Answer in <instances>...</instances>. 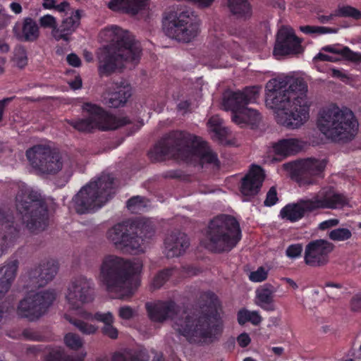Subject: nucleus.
Masks as SVG:
<instances>
[{
	"label": "nucleus",
	"instance_id": "58836bf2",
	"mask_svg": "<svg viewBox=\"0 0 361 361\" xmlns=\"http://www.w3.org/2000/svg\"><path fill=\"white\" fill-rule=\"evenodd\" d=\"M65 345L71 350H78L84 345L83 339L77 334L67 333L63 338Z\"/></svg>",
	"mask_w": 361,
	"mask_h": 361
},
{
	"label": "nucleus",
	"instance_id": "e2e57ef3",
	"mask_svg": "<svg viewBox=\"0 0 361 361\" xmlns=\"http://www.w3.org/2000/svg\"><path fill=\"white\" fill-rule=\"evenodd\" d=\"M190 106V104L188 101H187V100L181 101L178 104L177 109L182 114H184L188 111Z\"/></svg>",
	"mask_w": 361,
	"mask_h": 361
},
{
	"label": "nucleus",
	"instance_id": "680f3d73",
	"mask_svg": "<svg viewBox=\"0 0 361 361\" xmlns=\"http://www.w3.org/2000/svg\"><path fill=\"white\" fill-rule=\"evenodd\" d=\"M66 59L68 63L72 66L78 67L81 64L80 58L75 54H68Z\"/></svg>",
	"mask_w": 361,
	"mask_h": 361
},
{
	"label": "nucleus",
	"instance_id": "79ce46f5",
	"mask_svg": "<svg viewBox=\"0 0 361 361\" xmlns=\"http://www.w3.org/2000/svg\"><path fill=\"white\" fill-rule=\"evenodd\" d=\"M126 13L133 15L137 14L140 10L143 9L147 0H126Z\"/></svg>",
	"mask_w": 361,
	"mask_h": 361
},
{
	"label": "nucleus",
	"instance_id": "49530a36",
	"mask_svg": "<svg viewBox=\"0 0 361 361\" xmlns=\"http://www.w3.org/2000/svg\"><path fill=\"white\" fill-rule=\"evenodd\" d=\"M14 243L15 240L11 235L0 233V257L5 255Z\"/></svg>",
	"mask_w": 361,
	"mask_h": 361
},
{
	"label": "nucleus",
	"instance_id": "338daca9",
	"mask_svg": "<svg viewBox=\"0 0 361 361\" xmlns=\"http://www.w3.org/2000/svg\"><path fill=\"white\" fill-rule=\"evenodd\" d=\"M9 8L15 14H20L23 11L21 5L16 1H13L9 4Z\"/></svg>",
	"mask_w": 361,
	"mask_h": 361
},
{
	"label": "nucleus",
	"instance_id": "2eb2a0df",
	"mask_svg": "<svg viewBox=\"0 0 361 361\" xmlns=\"http://www.w3.org/2000/svg\"><path fill=\"white\" fill-rule=\"evenodd\" d=\"M106 237L116 250L123 253L137 255L145 251L144 239L137 235V228L133 225L116 224L108 229Z\"/></svg>",
	"mask_w": 361,
	"mask_h": 361
},
{
	"label": "nucleus",
	"instance_id": "393cba45",
	"mask_svg": "<svg viewBox=\"0 0 361 361\" xmlns=\"http://www.w3.org/2000/svg\"><path fill=\"white\" fill-rule=\"evenodd\" d=\"M303 147L302 142L296 138H288L279 140L272 145L271 148L269 151L268 157L273 161H279L280 159L271 155H275L281 158H285L293 154L298 153Z\"/></svg>",
	"mask_w": 361,
	"mask_h": 361
},
{
	"label": "nucleus",
	"instance_id": "ddd939ff",
	"mask_svg": "<svg viewBox=\"0 0 361 361\" xmlns=\"http://www.w3.org/2000/svg\"><path fill=\"white\" fill-rule=\"evenodd\" d=\"M82 109L84 118L68 121L71 126L80 132H90L94 128L102 130H114L128 122L125 117H116L108 114L100 106L94 104L84 103Z\"/></svg>",
	"mask_w": 361,
	"mask_h": 361
},
{
	"label": "nucleus",
	"instance_id": "3c124183",
	"mask_svg": "<svg viewBox=\"0 0 361 361\" xmlns=\"http://www.w3.org/2000/svg\"><path fill=\"white\" fill-rule=\"evenodd\" d=\"M302 251V245L296 243L289 245L286 250V254L289 258L293 259L300 257Z\"/></svg>",
	"mask_w": 361,
	"mask_h": 361
},
{
	"label": "nucleus",
	"instance_id": "c9c22d12",
	"mask_svg": "<svg viewBox=\"0 0 361 361\" xmlns=\"http://www.w3.org/2000/svg\"><path fill=\"white\" fill-rule=\"evenodd\" d=\"M11 62L14 66L20 69L24 68L27 65L28 58L24 47L17 46L14 48Z\"/></svg>",
	"mask_w": 361,
	"mask_h": 361
},
{
	"label": "nucleus",
	"instance_id": "de8ad7c7",
	"mask_svg": "<svg viewBox=\"0 0 361 361\" xmlns=\"http://www.w3.org/2000/svg\"><path fill=\"white\" fill-rule=\"evenodd\" d=\"M39 23L40 26L43 28H50L51 29V35H52V32L55 29H57V20L55 17L51 15L46 14L39 19Z\"/></svg>",
	"mask_w": 361,
	"mask_h": 361
},
{
	"label": "nucleus",
	"instance_id": "f8f14e48",
	"mask_svg": "<svg viewBox=\"0 0 361 361\" xmlns=\"http://www.w3.org/2000/svg\"><path fill=\"white\" fill-rule=\"evenodd\" d=\"M241 238V231L237 220L228 215H221L209 222L206 247L212 252L229 251Z\"/></svg>",
	"mask_w": 361,
	"mask_h": 361
},
{
	"label": "nucleus",
	"instance_id": "603ef678",
	"mask_svg": "<svg viewBox=\"0 0 361 361\" xmlns=\"http://www.w3.org/2000/svg\"><path fill=\"white\" fill-rule=\"evenodd\" d=\"M278 196L275 187H271L267 194L264 204L267 207H271L278 202Z\"/></svg>",
	"mask_w": 361,
	"mask_h": 361
},
{
	"label": "nucleus",
	"instance_id": "a211bd4d",
	"mask_svg": "<svg viewBox=\"0 0 361 361\" xmlns=\"http://www.w3.org/2000/svg\"><path fill=\"white\" fill-rule=\"evenodd\" d=\"M334 245L324 239L310 241L304 252L305 263L312 267H319L329 262V255L333 251Z\"/></svg>",
	"mask_w": 361,
	"mask_h": 361
},
{
	"label": "nucleus",
	"instance_id": "7c9ffc66",
	"mask_svg": "<svg viewBox=\"0 0 361 361\" xmlns=\"http://www.w3.org/2000/svg\"><path fill=\"white\" fill-rule=\"evenodd\" d=\"M149 356L145 350H140L133 353L126 350L122 353H116L112 355L111 361H148ZM95 361H110L107 357H98Z\"/></svg>",
	"mask_w": 361,
	"mask_h": 361
},
{
	"label": "nucleus",
	"instance_id": "69168bd1",
	"mask_svg": "<svg viewBox=\"0 0 361 361\" xmlns=\"http://www.w3.org/2000/svg\"><path fill=\"white\" fill-rule=\"evenodd\" d=\"M314 60H319V61H336V59L334 58L333 56H329L325 54L319 53L317 54L314 58Z\"/></svg>",
	"mask_w": 361,
	"mask_h": 361
},
{
	"label": "nucleus",
	"instance_id": "39448f33",
	"mask_svg": "<svg viewBox=\"0 0 361 361\" xmlns=\"http://www.w3.org/2000/svg\"><path fill=\"white\" fill-rule=\"evenodd\" d=\"M104 34L111 44L98 53L99 71L101 74H111L121 68L124 62L134 64L138 62L142 49L131 34L115 25L106 28Z\"/></svg>",
	"mask_w": 361,
	"mask_h": 361
},
{
	"label": "nucleus",
	"instance_id": "774afa93",
	"mask_svg": "<svg viewBox=\"0 0 361 361\" xmlns=\"http://www.w3.org/2000/svg\"><path fill=\"white\" fill-rule=\"evenodd\" d=\"M13 97H7L0 100V121L2 119L5 106L12 101Z\"/></svg>",
	"mask_w": 361,
	"mask_h": 361
},
{
	"label": "nucleus",
	"instance_id": "6e6552de",
	"mask_svg": "<svg viewBox=\"0 0 361 361\" xmlns=\"http://www.w3.org/2000/svg\"><path fill=\"white\" fill-rule=\"evenodd\" d=\"M349 204L343 193L332 188H324L311 198L301 199L296 203L285 206L280 212L282 219L291 222L301 219L307 212L319 209H341Z\"/></svg>",
	"mask_w": 361,
	"mask_h": 361
},
{
	"label": "nucleus",
	"instance_id": "a19ab883",
	"mask_svg": "<svg viewBox=\"0 0 361 361\" xmlns=\"http://www.w3.org/2000/svg\"><path fill=\"white\" fill-rule=\"evenodd\" d=\"M336 15L341 17H350L355 20L361 19V11L351 6L339 7L336 11Z\"/></svg>",
	"mask_w": 361,
	"mask_h": 361
},
{
	"label": "nucleus",
	"instance_id": "7ed1b4c3",
	"mask_svg": "<svg viewBox=\"0 0 361 361\" xmlns=\"http://www.w3.org/2000/svg\"><path fill=\"white\" fill-rule=\"evenodd\" d=\"M58 271L54 261H44L30 268L23 276L25 286L31 290L21 300L18 306V314L30 321H35L43 316L56 298L54 289L35 291L33 289L47 286Z\"/></svg>",
	"mask_w": 361,
	"mask_h": 361
},
{
	"label": "nucleus",
	"instance_id": "412c9836",
	"mask_svg": "<svg viewBox=\"0 0 361 361\" xmlns=\"http://www.w3.org/2000/svg\"><path fill=\"white\" fill-rule=\"evenodd\" d=\"M264 179V173L259 166H252L248 173L243 178L240 192L245 197L243 201L248 200V198L256 195Z\"/></svg>",
	"mask_w": 361,
	"mask_h": 361
},
{
	"label": "nucleus",
	"instance_id": "8fccbe9b",
	"mask_svg": "<svg viewBox=\"0 0 361 361\" xmlns=\"http://www.w3.org/2000/svg\"><path fill=\"white\" fill-rule=\"evenodd\" d=\"M118 314L122 319L129 320L137 315V311L128 305H124L119 307Z\"/></svg>",
	"mask_w": 361,
	"mask_h": 361
},
{
	"label": "nucleus",
	"instance_id": "4d7b16f0",
	"mask_svg": "<svg viewBox=\"0 0 361 361\" xmlns=\"http://www.w3.org/2000/svg\"><path fill=\"white\" fill-rule=\"evenodd\" d=\"M250 341L251 339L249 335L246 333H243L240 334L237 338V342L238 345L243 348L247 346L250 344Z\"/></svg>",
	"mask_w": 361,
	"mask_h": 361
},
{
	"label": "nucleus",
	"instance_id": "a18cd8bd",
	"mask_svg": "<svg viewBox=\"0 0 361 361\" xmlns=\"http://www.w3.org/2000/svg\"><path fill=\"white\" fill-rule=\"evenodd\" d=\"M173 269H165L159 272L153 279L152 286L154 288H159L167 281L169 276L172 274Z\"/></svg>",
	"mask_w": 361,
	"mask_h": 361
},
{
	"label": "nucleus",
	"instance_id": "a878e982",
	"mask_svg": "<svg viewBox=\"0 0 361 361\" xmlns=\"http://www.w3.org/2000/svg\"><path fill=\"white\" fill-rule=\"evenodd\" d=\"M18 262L11 260L0 265V300L9 290L18 271Z\"/></svg>",
	"mask_w": 361,
	"mask_h": 361
},
{
	"label": "nucleus",
	"instance_id": "6e6d98bb",
	"mask_svg": "<svg viewBox=\"0 0 361 361\" xmlns=\"http://www.w3.org/2000/svg\"><path fill=\"white\" fill-rule=\"evenodd\" d=\"M339 224V220L338 219H330L321 222L318 228L320 230H326L333 227H336Z\"/></svg>",
	"mask_w": 361,
	"mask_h": 361
},
{
	"label": "nucleus",
	"instance_id": "2f4dec72",
	"mask_svg": "<svg viewBox=\"0 0 361 361\" xmlns=\"http://www.w3.org/2000/svg\"><path fill=\"white\" fill-rule=\"evenodd\" d=\"M207 127L213 139L218 141H223L228 135L229 130L223 126V121L218 116H212L208 122Z\"/></svg>",
	"mask_w": 361,
	"mask_h": 361
},
{
	"label": "nucleus",
	"instance_id": "1a4fd4ad",
	"mask_svg": "<svg viewBox=\"0 0 361 361\" xmlns=\"http://www.w3.org/2000/svg\"><path fill=\"white\" fill-rule=\"evenodd\" d=\"M16 207L30 232L38 233L48 226L49 212L41 194L24 183L18 185Z\"/></svg>",
	"mask_w": 361,
	"mask_h": 361
},
{
	"label": "nucleus",
	"instance_id": "bf43d9fd",
	"mask_svg": "<svg viewBox=\"0 0 361 361\" xmlns=\"http://www.w3.org/2000/svg\"><path fill=\"white\" fill-rule=\"evenodd\" d=\"M215 0H191V4L199 8H206L212 6Z\"/></svg>",
	"mask_w": 361,
	"mask_h": 361
},
{
	"label": "nucleus",
	"instance_id": "4c0bfd02",
	"mask_svg": "<svg viewBox=\"0 0 361 361\" xmlns=\"http://www.w3.org/2000/svg\"><path fill=\"white\" fill-rule=\"evenodd\" d=\"M352 235V231L348 228H337L333 229L328 235L330 240L336 242H343L350 240Z\"/></svg>",
	"mask_w": 361,
	"mask_h": 361
},
{
	"label": "nucleus",
	"instance_id": "c85d7f7f",
	"mask_svg": "<svg viewBox=\"0 0 361 361\" xmlns=\"http://www.w3.org/2000/svg\"><path fill=\"white\" fill-rule=\"evenodd\" d=\"M275 290L271 286H266L256 291V304L266 311H274L276 307L274 304Z\"/></svg>",
	"mask_w": 361,
	"mask_h": 361
},
{
	"label": "nucleus",
	"instance_id": "f704fd0d",
	"mask_svg": "<svg viewBox=\"0 0 361 361\" xmlns=\"http://www.w3.org/2000/svg\"><path fill=\"white\" fill-rule=\"evenodd\" d=\"M262 321V317L257 311H250L245 309L238 312V322L240 325L250 322L253 325H258Z\"/></svg>",
	"mask_w": 361,
	"mask_h": 361
},
{
	"label": "nucleus",
	"instance_id": "aec40b11",
	"mask_svg": "<svg viewBox=\"0 0 361 361\" xmlns=\"http://www.w3.org/2000/svg\"><path fill=\"white\" fill-rule=\"evenodd\" d=\"M302 51L301 41L295 36L293 30L289 27H282L278 32L274 49L276 58L299 54Z\"/></svg>",
	"mask_w": 361,
	"mask_h": 361
},
{
	"label": "nucleus",
	"instance_id": "0e129e2a",
	"mask_svg": "<svg viewBox=\"0 0 361 361\" xmlns=\"http://www.w3.org/2000/svg\"><path fill=\"white\" fill-rule=\"evenodd\" d=\"M10 20L9 16L4 10L0 8V29L6 26Z\"/></svg>",
	"mask_w": 361,
	"mask_h": 361
},
{
	"label": "nucleus",
	"instance_id": "5701e85b",
	"mask_svg": "<svg viewBox=\"0 0 361 361\" xmlns=\"http://www.w3.org/2000/svg\"><path fill=\"white\" fill-rule=\"evenodd\" d=\"M80 24V11H72L70 16L63 18L60 26L52 32V37L56 41L69 42L71 36Z\"/></svg>",
	"mask_w": 361,
	"mask_h": 361
},
{
	"label": "nucleus",
	"instance_id": "e433bc0d",
	"mask_svg": "<svg viewBox=\"0 0 361 361\" xmlns=\"http://www.w3.org/2000/svg\"><path fill=\"white\" fill-rule=\"evenodd\" d=\"M84 319H93L102 322L104 325L114 324V317L111 312H97L94 314L90 312H84L82 314Z\"/></svg>",
	"mask_w": 361,
	"mask_h": 361
},
{
	"label": "nucleus",
	"instance_id": "c03bdc74",
	"mask_svg": "<svg viewBox=\"0 0 361 361\" xmlns=\"http://www.w3.org/2000/svg\"><path fill=\"white\" fill-rule=\"evenodd\" d=\"M300 30L305 34H316V35H324L326 33L336 32L335 30L329 27L322 26H311L305 25L301 26Z\"/></svg>",
	"mask_w": 361,
	"mask_h": 361
},
{
	"label": "nucleus",
	"instance_id": "473e14b6",
	"mask_svg": "<svg viewBox=\"0 0 361 361\" xmlns=\"http://www.w3.org/2000/svg\"><path fill=\"white\" fill-rule=\"evenodd\" d=\"M230 11L238 18L246 19L252 15V10L247 0H228Z\"/></svg>",
	"mask_w": 361,
	"mask_h": 361
},
{
	"label": "nucleus",
	"instance_id": "4be33fe9",
	"mask_svg": "<svg viewBox=\"0 0 361 361\" xmlns=\"http://www.w3.org/2000/svg\"><path fill=\"white\" fill-rule=\"evenodd\" d=\"M188 236L179 231L169 233L164 240V253L168 258L180 256L189 247Z\"/></svg>",
	"mask_w": 361,
	"mask_h": 361
},
{
	"label": "nucleus",
	"instance_id": "cd10ccee",
	"mask_svg": "<svg viewBox=\"0 0 361 361\" xmlns=\"http://www.w3.org/2000/svg\"><path fill=\"white\" fill-rule=\"evenodd\" d=\"M231 120L242 127L246 125L254 127L259 124L261 116L257 110L245 106L238 114L232 115Z\"/></svg>",
	"mask_w": 361,
	"mask_h": 361
},
{
	"label": "nucleus",
	"instance_id": "052dcab7",
	"mask_svg": "<svg viewBox=\"0 0 361 361\" xmlns=\"http://www.w3.org/2000/svg\"><path fill=\"white\" fill-rule=\"evenodd\" d=\"M351 309L353 311H361V295H355L351 300Z\"/></svg>",
	"mask_w": 361,
	"mask_h": 361
},
{
	"label": "nucleus",
	"instance_id": "9d476101",
	"mask_svg": "<svg viewBox=\"0 0 361 361\" xmlns=\"http://www.w3.org/2000/svg\"><path fill=\"white\" fill-rule=\"evenodd\" d=\"M114 193V178L102 174L83 186L72 198L70 207L80 214L94 212L103 207Z\"/></svg>",
	"mask_w": 361,
	"mask_h": 361
},
{
	"label": "nucleus",
	"instance_id": "423d86ee",
	"mask_svg": "<svg viewBox=\"0 0 361 361\" xmlns=\"http://www.w3.org/2000/svg\"><path fill=\"white\" fill-rule=\"evenodd\" d=\"M142 267L139 259L128 260L115 255H106L101 260L97 279L107 292L125 299L133 294L131 279L142 271Z\"/></svg>",
	"mask_w": 361,
	"mask_h": 361
},
{
	"label": "nucleus",
	"instance_id": "4468645a",
	"mask_svg": "<svg viewBox=\"0 0 361 361\" xmlns=\"http://www.w3.org/2000/svg\"><path fill=\"white\" fill-rule=\"evenodd\" d=\"M164 30L171 38L189 42L200 32V20L189 11L178 14L170 13L164 21Z\"/></svg>",
	"mask_w": 361,
	"mask_h": 361
},
{
	"label": "nucleus",
	"instance_id": "37998d69",
	"mask_svg": "<svg viewBox=\"0 0 361 361\" xmlns=\"http://www.w3.org/2000/svg\"><path fill=\"white\" fill-rule=\"evenodd\" d=\"M47 361H82V359L68 355L63 351L57 350L50 353Z\"/></svg>",
	"mask_w": 361,
	"mask_h": 361
},
{
	"label": "nucleus",
	"instance_id": "f257e3e1",
	"mask_svg": "<svg viewBox=\"0 0 361 361\" xmlns=\"http://www.w3.org/2000/svg\"><path fill=\"white\" fill-rule=\"evenodd\" d=\"M307 90L305 81L291 74L280 75L267 82L266 104L276 110L279 123L295 129L307 121L311 104Z\"/></svg>",
	"mask_w": 361,
	"mask_h": 361
},
{
	"label": "nucleus",
	"instance_id": "9b49d317",
	"mask_svg": "<svg viewBox=\"0 0 361 361\" xmlns=\"http://www.w3.org/2000/svg\"><path fill=\"white\" fill-rule=\"evenodd\" d=\"M30 166L42 173L56 174L62 171L70 176L75 167V161L47 145H36L26 151Z\"/></svg>",
	"mask_w": 361,
	"mask_h": 361
},
{
	"label": "nucleus",
	"instance_id": "ea45409f",
	"mask_svg": "<svg viewBox=\"0 0 361 361\" xmlns=\"http://www.w3.org/2000/svg\"><path fill=\"white\" fill-rule=\"evenodd\" d=\"M147 206V200L140 196H135L127 202L128 209L133 213H138L145 210Z\"/></svg>",
	"mask_w": 361,
	"mask_h": 361
},
{
	"label": "nucleus",
	"instance_id": "6ab92c4d",
	"mask_svg": "<svg viewBox=\"0 0 361 361\" xmlns=\"http://www.w3.org/2000/svg\"><path fill=\"white\" fill-rule=\"evenodd\" d=\"M326 163L324 160L315 159H307L300 161L297 164H285L283 168L294 169L299 173V184L300 186H307L316 183L314 176H319L325 168Z\"/></svg>",
	"mask_w": 361,
	"mask_h": 361
},
{
	"label": "nucleus",
	"instance_id": "bb28decb",
	"mask_svg": "<svg viewBox=\"0 0 361 361\" xmlns=\"http://www.w3.org/2000/svg\"><path fill=\"white\" fill-rule=\"evenodd\" d=\"M77 311V318L73 317L67 314L64 315V318L83 335L90 336L97 334L99 327L97 325L89 322V321H92L93 319H84L82 316V313L87 311L84 310H79Z\"/></svg>",
	"mask_w": 361,
	"mask_h": 361
},
{
	"label": "nucleus",
	"instance_id": "dca6fc26",
	"mask_svg": "<svg viewBox=\"0 0 361 361\" xmlns=\"http://www.w3.org/2000/svg\"><path fill=\"white\" fill-rule=\"evenodd\" d=\"M94 282L80 275L70 282L66 294V305L71 310H81L82 305L94 300Z\"/></svg>",
	"mask_w": 361,
	"mask_h": 361
},
{
	"label": "nucleus",
	"instance_id": "20e7f679",
	"mask_svg": "<svg viewBox=\"0 0 361 361\" xmlns=\"http://www.w3.org/2000/svg\"><path fill=\"white\" fill-rule=\"evenodd\" d=\"M154 161H160L166 157L192 159H199L202 164L218 166L216 154L201 138L184 132H174L162 138L149 152Z\"/></svg>",
	"mask_w": 361,
	"mask_h": 361
},
{
	"label": "nucleus",
	"instance_id": "09e8293b",
	"mask_svg": "<svg viewBox=\"0 0 361 361\" xmlns=\"http://www.w3.org/2000/svg\"><path fill=\"white\" fill-rule=\"evenodd\" d=\"M267 276L268 271L264 267H260L256 271L250 272L249 279L253 282L259 283L267 279Z\"/></svg>",
	"mask_w": 361,
	"mask_h": 361
},
{
	"label": "nucleus",
	"instance_id": "72a5a7b5",
	"mask_svg": "<svg viewBox=\"0 0 361 361\" xmlns=\"http://www.w3.org/2000/svg\"><path fill=\"white\" fill-rule=\"evenodd\" d=\"M322 50L334 54H340L348 60L352 61H361V54L356 53L350 50L348 47L338 48L336 46H326Z\"/></svg>",
	"mask_w": 361,
	"mask_h": 361
},
{
	"label": "nucleus",
	"instance_id": "5fc2aeb1",
	"mask_svg": "<svg viewBox=\"0 0 361 361\" xmlns=\"http://www.w3.org/2000/svg\"><path fill=\"white\" fill-rule=\"evenodd\" d=\"M102 332L104 335L111 339H116L118 336V331L117 329L113 326V324L104 325L102 329Z\"/></svg>",
	"mask_w": 361,
	"mask_h": 361
},
{
	"label": "nucleus",
	"instance_id": "864d4df0",
	"mask_svg": "<svg viewBox=\"0 0 361 361\" xmlns=\"http://www.w3.org/2000/svg\"><path fill=\"white\" fill-rule=\"evenodd\" d=\"M126 0H111L108 3V7L114 11H122L126 13Z\"/></svg>",
	"mask_w": 361,
	"mask_h": 361
},
{
	"label": "nucleus",
	"instance_id": "13d9d810",
	"mask_svg": "<svg viewBox=\"0 0 361 361\" xmlns=\"http://www.w3.org/2000/svg\"><path fill=\"white\" fill-rule=\"evenodd\" d=\"M59 13H65L66 14H69L70 13L73 11L71 6L70 4L67 1L61 2L60 4H58L55 6L54 8Z\"/></svg>",
	"mask_w": 361,
	"mask_h": 361
},
{
	"label": "nucleus",
	"instance_id": "f3484780",
	"mask_svg": "<svg viewBox=\"0 0 361 361\" xmlns=\"http://www.w3.org/2000/svg\"><path fill=\"white\" fill-rule=\"evenodd\" d=\"M260 87H247L243 90H226L222 95L221 106L226 111H231L232 115L238 114L245 105L257 102L259 96Z\"/></svg>",
	"mask_w": 361,
	"mask_h": 361
},
{
	"label": "nucleus",
	"instance_id": "b1692460",
	"mask_svg": "<svg viewBox=\"0 0 361 361\" xmlns=\"http://www.w3.org/2000/svg\"><path fill=\"white\" fill-rule=\"evenodd\" d=\"M14 36L20 41L35 42L39 37V27L32 18H25L22 21H18L13 27Z\"/></svg>",
	"mask_w": 361,
	"mask_h": 361
},
{
	"label": "nucleus",
	"instance_id": "0eeeda50",
	"mask_svg": "<svg viewBox=\"0 0 361 361\" xmlns=\"http://www.w3.org/2000/svg\"><path fill=\"white\" fill-rule=\"evenodd\" d=\"M317 126L327 139L333 141L350 140L358 130V123L353 111L336 104H330L320 110Z\"/></svg>",
	"mask_w": 361,
	"mask_h": 361
},
{
	"label": "nucleus",
	"instance_id": "c756f323",
	"mask_svg": "<svg viewBox=\"0 0 361 361\" xmlns=\"http://www.w3.org/2000/svg\"><path fill=\"white\" fill-rule=\"evenodd\" d=\"M130 95L131 90L128 85L118 86L115 92L109 93L104 99L109 107L117 108L124 104Z\"/></svg>",
	"mask_w": 361,
	"mask_h": 361
},
{
	"label": "nucleus",
	"instance_id": "f03ea898",
	"mask_svg": "<svg viewBox=\"0 0 361 361\" xmlns=\"http://www.w3.org/2000/svg\"><path fill=\"white\" fill-rule=\"evenodd\" d=\"M146 309L153 322H164L171 319L173 329L190 343L211 344L219 339L224 330L221 318L200 311H181L172 301L147 303Z\"/></svg>",
	"mask_w": 361,
	"mask_h": 361
}]
</instances>
